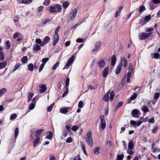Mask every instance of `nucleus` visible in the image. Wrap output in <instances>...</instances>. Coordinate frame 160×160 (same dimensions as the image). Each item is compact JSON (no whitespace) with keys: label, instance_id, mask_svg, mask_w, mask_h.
<instances>
[{"label":"nucleus","instance_id":"1","mask_svg":"<svg viewBox=\"0 0 160 160\" xmlns=\"http://www.w3.org/2000/svg\"><path fill=\"white\" fill-rule=\"evenodd\" d=\"M62 6L61 4H57L53 6L49 7V11L50 13H51L55 12H59L62 11Z\"/></svg>","mask_w":160,"mask_h":160},{"label":"nucleus","instance_id":"2","mask_svg":"<svg viewBox=\"0 0 160 160\" xmlns=\"http://www.w3.org/2000/svg\"><path fill=\"white\" fill-rule=\"evenodd\" d=\"M148 118L146 117L144 118L141 117L140 119V121L138 122H136L133 120H131V125L134 126L135 127L139 126L142 123V122H146L147 121Z\"/></svg>","mask_w":160,"mask_h":160},{"label":"nucleus","instance_id":"3","mask_svg":"<svg viewBox=\"0 0 160 160\" xmlns=\"http://www.w3.org/2000/svg\"><path fill=\"white\" fill-rule=\"evenodd\" d=\"M78 12V9L75 8L72 9L68 14V18L69 20L72 21L76 17Z\"/></svg>","mask_w":160,"mask_h":160},{"label":"nucleus","instance_id":"4","mask_svg":"<svg viewBox=\"0 0 160 160\" xmlns=\"http://www.w3.org/2000/svg\"><path fill=\"white\" fill-rule=\"evenodd\" d=\"M75 56L72 55L68 60L65 66L63 67V69H68L70 65L73 64L75 59Z\"/></svg>","mask_w":160,"mask_h":160},{"label":"nucleus","instance_id":"5","mask_svg":"<svg viewBox=\"0 0 160 160\" xmlns=\"http://www.w3.org/2000/svg\"><path fill=\"white\" fill-rule=\"evenodd\" d=\"M152 34V32L148 33L145 32L140 33L138 35L139 38L141 40H145L150 36Z\"/></svg>","mask_w":160,"mask_h":160},{"label":"nucleus","instance_id":"6","mask_svg":"<svg viewBox=\"0 0 160 160\" xmlns=\"http://www.w3.org/2000/svg\"><path fill=\"white\" fill-rule=\"evenodd\" d=\"M100 128L102 130H103L105 128L106 126V122L104 119V116L103 115H101L100 116Z\"/></svg>","mask_w":160,"mask_h":160},{"label":"nucleus","instance_id":"7","mask_svg":"<svg viewBox=\"0 0 160 160\" xmlns=\"http://www.w3.org/2000/svg\"><path fill=\"white\" fill-rule=\"evenodd\" d=\"M151 18V16L149 15L145 17L144 19H141L139 21V23L142 24H145L148 22Z\"/></svg>","mask_w":160,"mask_h":160},{"label":"nucleus","instance_id":"8","mask_svg":"<svg viewBox=\"0 0 160 160\" xmlns=\"http://www.w3.org/2000/svg\"><path fill=\"white\" fill-rule=\"evenodd\" d=\"M71 109L70 107H66L60 108L59 109V112L62 113L66 114L69 112V111Z\"/></svg>","mask_w":160,"mask_h":160},{"label":"nucleus","instance_id":"9","mask_svg":"<svg viewBox=\"0 0 160 160\" xmlns=\"http://www.w3.org/2000/svg\"><path fill=\"white\" fill-rule=\"evenodd\" d=\"M130 72H128L127 75H125L122 81V83H124L125 82V81L126 80L127 82H128L130 81Z\"/></svg>","mask_w":160,"mask_h":160},{"label":"nucleus","instance_id":"10","mask_svg":"<svg viewBox=\"0 0 160 160\" xmlns=\"http://www.w3.org/2000/svg\"><path fill=\"white\" fill-rule=\"evenodd\" d=\"M101 45V42H97L96 43L95 45V48L92 50V51L96 53L98 51Z\"/></svg>","mask_w":160,"mask_h":160},{"label":"nucleus","instance_id":"11","mask_svg":"<svg viewBox=\"0 0 160 160\" xmlns=\"http://www.w3.org/2000/svg\"><path fill=\"white\" fill-rule=\"evenodd\" d=\"M140 113V111L137 109H133L132 112V116L135 118H138L139 114Z\"/></svg>","mask_w":160,"mask_h":160},{"label":"nucleus","instance_id":"12","mask_svg":"<svg viewBox=\"0 0 160 160\" xmlns=\"http://www.w3.org/2000/svg\"><path fill=\"white\" fill-rule=\"evenodd\" d=\"M53 45L55 46L58 42L59 39V37L58 34H54L53 35Z\"/></svg>","mask_w":160,"mask_h":160},{"label":"nucleus","instance_id":"13","mask_svg":"<svg viewBox=\"0 0 160 160\" xmlns=\"http://www.w3.org/2000/svg\"><path fill=\"white\" fill-rule=\"evenodd\" d=\"M39 87L40 88L39 91L41 93L45 92L47 89V87L46 85L45 84L40 85L39 86Z\"/></svg>","mask_w":160,"mask_h":160},{"label":"nucleus","instance_id":"14","mask_svg":"<svg viewBox=\"0 0 160 160\" xmlns=\"http://www.w3.org/2000/svg\"><path fill=\"white\" fill-rule=\"evenodd\" d=\"M121 62L120 63H122V65L123 64V66L124 68L127 67V61L126 59L124 57H122L121 58Z\"/></svg>","mask_w":160,"mask_h":160},{"label":"nucleus","instance_id":"15","mask_svg":"<svg viewBox=\"0 0 160 160\" xmlns=\"http://www.w3.org/2000/svg\"><path fill=\"white\" fill-rule=\"evenodd\" d=\"M108 71L109 68L108 67H106L104 68L102 72V75L103 77H107L108 73Z\"/></svg>","mask_w":160,"mask_h":160},{"label":"nucleus","instance_id":"16","mask_svg":"<svg viewBox=\"0 0 160 160\" xmlns=\"http://www.w3.org/2000/svg\"><path fill=\"white\" fill-rule=\"evenodd\" d=\"M122 63H120L119 65L117 67L115 70V74L116 75L119 74L122 69Z\"/></svg>","mask_w":160,"mask_h":160},{"label":"nucleus","instance_id":"17","mask_svg":"<svg viewBox=\"0 0 160 160\" xmlns=\"http://www.w3.org/2000/svg\"><path fill=\"white\" fill-rule=\"evenodd\" d=\"M53 136V134L51 132L48 131L47 133V136L45 138L51 140Z\"/></svg>","mask_w":160,"mask_h":160},{"label":"nucleus","instance_id":"18","mask_svg":"<svg viewBox=\"0 0 160 160\" xmlns=\"http://www.w3.org/2000/svg\"><path fill=\"white\" fill-rule=\"evenodd\" d=\"M19 132V129L18 128H15L14 131V137H15V140L13 142V143H14L16 141V139L17 138L18 136V133Z\"/></svg>","mask_w":160,"mask_h":160},{"label":"nucleus","instance_id":"19","mask_svg":"<svg viewBox=\"0 0 160 160\" xmlns=\"http://www.w3.org/2000/svg\"><path fill=\"white\" fill-rule=\"evenodd\" d=\"M70 2L68 1H65L62 3V6L63 8L67 9L70 5Z\"/></svg>","mask_w":160,"mask_h":160},{"label":"nucleus","instance_id":"20","mask_svg":"<svg viewBox=\"0 0 160 160\" xmlns=\"http://www.w3.org/2000/svg\"><path fill=\"white\" fill-rule=\"evenodd\" d=\"M86 140L87 143L90 147L93 146V144L92 138L86 139Z\"/></svg>","mask_w":160,"mask_h":160},{"label":"nucleus","instance_id":"21","mask_svg":"<svg viewBox=\"0 0 160 160\" xmlns=\"http://www.w3.org/2000/svg\"><path fill=\"white\" fill-rule=\"evenodd\" d=\"M116 62V58L115 55H113L111 58V65L114 66L115 65Z\"/></svg>","mask_w":160,"mask_h":160},{"label":"nucleus","instance_id":"22","mask_svg":"<svg viewBox=\"0 0 160 160\" xmlns=\"http://www.w3.org/2000/svg\"><path fill=\"white\" fill-rule=\"evenodd\" d=\"M98 64L100 68H102L105 66V63L104 60H100L98 61Z\"/></svg>","mask_w":160,"mask_h":160},{"label":"nucleus","instance_id":"23","mask_svg":"<svg viewBox=\"0 0 160 160\" xmlns=\"http://www.w3.org/2000/svg\"><path fill=\"white\" fill-rule=\"evenodd\" d=\"M50 40V37L48 36H46L45 37L43 40V42L44 44V45L45 44H46L48 43Z\"/></svg>","mask_w":160,"mask_h":160},{"label":"nucleus","instance_id":"24","mask_svg":"<svg viewBox=\"0 0 160 160\" xmlns=\"http://www.w3.org/2000/svg\"><path fill=\"white\" fill-rule=\"evenodd\" d=\"M139 93V92H137L133 93L131 97V101L135 99L137 97Z\"/></svg>","mask_w":160,"mask_h":160},{"label":"nucleus","instance_id":"25","mask_svg":"<svg viewBox=\"0 0 160 160\" xmlns=\"http://www.w3.org/2000/svg\"><path fill=\"white\" fill-rule=\"evenodd\" d=\"M92 132L91 131L88 132L85 136L86 139L92 138Z\"/></svg>","mask_w":160,"mask_h":160},{"label":"nucleus","instance_id":"26","mask_svg":"<svg viewBox=\"0 0 160 160\" xmlns=\"http://www.w3.org/2000/svg\"><path fill=\"white\" fill-rule=\"evenodd\" d=\"M35 42L36 43L38 44H39V45L41 47L44 46L43 41H42L41 39L40 38L36 39L35 40Z\"/></svg>","mask_w":160,"mask_h":160},{"label":"nucleus","instance_id":"27","mask_svg":"<svg viewBox=\"0 0 160 160\" xmlns=\"http://www.w3.org/2000/svg\"><path fill=\"white\" fill-rule=\"evenodd\" d=\"M145 10L146 8L143 5L140 6L138 9V12L140 13V14L142 13Z\"/></svg>","mask_w":160,"mask_h":160},{"label":"nucleus","instance_id":"28","mask_svg":"<svg viewBox=\"0 0 160 160\" xmlns=\"http://www.w3.org/2000/svg\"><path fill=\"white\" fill-rule=\"evenodd\" d=\"M40 140V137H36V139L34 140L33 144V146L35 147L37 144H38Z\"/></svg>","mask_w":160,"mask_h":160},{"label":"nucleus","instance_id":"29","mask_svg":"<svg viewBox=\"0 0 160 160\" xmlns=\"http://www.w3.org/2000/svg\"><path fill=\"white\" fill-rule=\"evenodd\" d=\"M41 46L38 44H35L33 46V50L34 51H38L39 50L41 49Z\"/></svg>","mask_w":160,"mask_h":160},{"label":"nucleus","instance_id":"30","mask_svg":"<svg viewBox=\"0 0 160 160\" xmlns=\"http://www.w3.org/2000/svg\"><path fill=\"white\" fill-rule=\"evenodd\" d=\"M43 131V129H40L37 131L35 133V135L36 137H39V136L41 134V133Z\"/></svg>","mask_w":160,"mask_h":160},{"label":"nucleus","instance_id":"31","mask_svg":"<svg viewBox=\"0 0 160 160\" xmlns=\"http://www.w3.org/2000/svg\"><path fill=\"white\" fill-rule=\"evenodd\" d=\"M110 91L107 92L106 95L104 96L103 98V100L106 102H108L109 100V94L110 93Z\"/></svg>","mask_w":160,"mask_h":160},{"label":"nucleus","instance_id":"32","mask_svg":"<svg viewBox=\"0 0 160 160\" xmlns=\"http://www.w3.org/2000/svg\"><path fill=\"white\" fill-rule=\"evenodd\" d=\"M7 62L4 61L0 63V69H2L5 68L7 65Z\"/></svg>","mask_w":160,"mask_h":160},{"label":"nucleus","instance_id":"33","mask_svg":"<svg viewBox=\"0 0 160 160\" xmlns=\"http://www.w3.org/2000/svg\"><path fill=\"white\" fill-rule=\"evenodd\" d=\"M7 89L3 88L0 89V97L4 95L7 92Z\"/></svg>","mask_w":160,"mask_h":160},{"label":"nucleus","instance_id":"34","mask_svg":"<svg viewBox=\"0 0 160 160\" xmlns=\"http://www.w3.org/2000/svg\"><path fill=\"white\" fill-rule=\"evenodd\" d=\"M28 57L27 56H25L23 57L21 59L22 62L24 64L27 63L28 62Z\"/></svg>","mask_w":160,"mask_h":160},{"label":"nucleus","instance_id":"35","mask_svg":"<svg viewBox=\"0 0 160 160\" xmlns=\"http://www.w3.org/2000/svg\"><path fill=\"white\" fill-rule=\"evenodd\" d=\"M32 0H22L21 2L26 4H29L31 3Z\"/></svg>","mask_w":160,"mask_h":160},{"label":"nucleus","instance_id":"36","mask_svg":"<svg viewBox=\"0 0 160 160\" xmlns=\"http://www.w3.org/2000/svg\"><path fill=\"white\" fill-rule=\"evenodd\" d=\"M123 104V103L122 102H118L117 105H116V107L115 108V110L117 111L118 108L122 106Z\"/></svg>","mask_w":160,"mask_h":160},{"label":"nucleus","instance_id":"37","mask_svg":"<svg viewBox=\"0 0 160 160\" xmlns=\"http://www.w3.org/2000/svg\"><path fill=\"white\" fill-rule=\"evenodd\" d=\"M33 96V93H32L31 92V93H29L28 94V102H29V101L32 99Z\"/></svg>","mask_w":160,"mask_h":160},{"label":"nucleus","instance_id":"38","mask_svg":"<svg viewBox=\"0 0 160 160\" xmlns=\"http://www.w3.org/2000/svg\"><path fill=\"white\" fill-rule=\"evenodd\" d=\"M93 153L95 154H99V148L98 147H96L93 151Z\"/></svg>","mask_w":160,"mask_h":160},{"label":"nucleus","instance_id":"39","mask_svg":"<svg viewBox=\"0 0 160 160\" xmlns=\"http://www.w3.org/2000/svg\"><path fill=\"white\" fill-rule=\"evenodd\" d=\"M158 129V127L156 126L153 128L152 130V133L153 134H155L157 133Z\"/></svg>","mask_w":160,"mask_h":160},{"label":"nucleus","instance_id":"40","mask_svg":"<svg viewBox=\"0 0 160 160\" xmlns=\"http://www.w3.org/2000/svg\"><path fill=\"white\" fill-rule=\"evenodd\" d=\"M36 103L32 102L29 106V108L30 110H32L33 109L35 106Z\"/></svg>","mask_w":160,"mask_h":160},{"label":"nucleus","instance_id":"41","mask_svg":"<svg viewBox=\"0 0 160 160\" xmlns=\"http://www.w3.org/2000/svg\"><path fill=\"white\" fill-rule=\"evenodd\" d=\"M124 158V155L122 154L121 155H118L116 160H122Z\"/></svg>","mask_w":160,"mask_h":160},{"label":"nucleus","instance_id":"42","mask_svg":"<svg viewBox=\"0 0 160 160\" xmlns=\"http://www.w3.org/2000/svg\"><path fill=\"white\" fill-rule=\"evenodd\" d=\"M142 109L143 112L145 113L147 112H148V109L146 106H143L142 108Z\"/></svg>","mask_w":160,"mask_h":160},{"label":"nucleus","instance_id":"43","mask_svg":"<svg viewBox=\"0 0 160 160\" xmlns=\"http://www.w3.org/2000/svg\"><path fill=\"white\" fill-rule=\"evenodd\" d=\"M60 65V62H57L52 67V69L53 70H55Z\"/></svg>","mask_w":160,"mask_h":160},{"label":"nucleus","instance_id":"44","mask_svg":"<svg viewBox=\"0 0 160 160\" xmlns=\"http://www.w3.org/2000/svg\"><path fill=\"white\" fill-rule=\"evenodd\" d=\"M115 94L113 91H112L110 93V101L112 102V101L113 98L114 97Z\"/></svg>","mask_w":160,"mask_h":160},{"label":"nucleus","instance_id":"45","mask_svg":"<svg viewBox=\"0 0 160 160\" xmlns=\"http://www.w3.org/2000/svg\"><path fill=\"white\" fill-rule=\"evenodd\" d=\"M150 8L151 10H153L156 7L154 4V3L152 2H151L149 4Z\"/></svg>","mask_w":160,"mask_h":160},{"label":"nucleus","instance_id":"46","mask_svg":"<svg viewBox=\"0 0 160 160\" xmlns=\"http://www.w3.org/2000/svg\"><path fill=\"white\" fill-rule=\"evenodd\" d=\"M17 117V115L16 113H13L11 114L10 118V120H12L13 119H14L16 118Z\"/></svg>","mask_w":160,"mask_h":160},{"label":"nucleus","instance_id":"47","mask_svg":"<svg viewBox=\"0 0 160 160\" xmlns=\"http://www.w3.org/2000/svg\"><path fill=\"white\" fill-rule=\"evenodd\" d=\"M20 64L17 63L14 66V69L12 70V72H14L15 71H16L18 68L20 67Z\"/></svg>","mask_w":160,"mask_h":160},{"label":"nucleus","instance_id":"48","mask_svg":"<svg viewBox=\"0 0 160 160\" xmlns=\"http://www.w3.org/2000/svg\"><path fill=\"white\" fill-rule=\"evenodd\" d=\"M28 69L29 70L32 72L33 70V65L32 63H30L28 65Z\"/></svg>","mask_w":160,"mask_h":160},{"label":"nucleus","instance_id":"49","mask_svg":"<svg viewBox=\"0 0 160 160\" xmlns=\"http://www.w3.org/2000/svg\"><path fill=\"white\" fill-rule=\"evenodd\" d=\"M54 103H52L50 106H49L47 109V111L48 112H50L52 110L54 106Z\"/></svg>","mask_w":160,"mask_h":160},{"label":"nucleus","instance_id":"50","mask_svg":"<svg viewBox=\"0 0 160 160\" xmlns=\"http://www.w3.org/2000/svg\"><path fill=\"white\" fill-rule=\"evenodd\" d=\"M153 56L154 58L160 59V54L159 53H154Z\"/></svg>","mask_w":160,"mask_h":160},{"label":"nucleus","instance_id":"51","mask_svg":"<svg viewBox=\"0 0 160 160\" xmlns=\"http://www.w3.org/2000/svg\"><path fill=\"white\" fill-rule=\"evenodd\" d=\"M159 96L160 94L159 92H156L154 93V98L157 101L159 98Z\"/></svg>","mask_w":160,"mask_h":160},{"label":"nucleus","instance_id":"52","mask_svg":"<svg viewBox=\"0 0 160 160\" xmlns=\"http://www.w3.org/2000/svg\"><path fill=\"white\" fill-rule=\"evenodd\" d=\"M137 88H138V91H137L136 92H139L142 89V88L141 87H138L137 86H134L133 87L132 89L134 90H135Z\"/></svg>","mask_w":160,"mask_h":160},{"label":"nucleus","instance_id":"53","mask_svg":"<svg viewBox=\"0 0 160 160\" xmlns=\"http://www.w3.org/2000/svg\"><path fill=\"white\" fill-rule=\"evenodd\" d=\"M50 0H44L43 2V4L45 6H48L50 4Z\"/></svg>","mask_w":160,"mask_h":160},{"label":"nucleus","instance_id":"54","mask_svg":"<svg viewBox=\"0 0 160 160\" xmlns=\"http://www.w3.org/2000/svg\"><path fill=\"white\" fill-rule=\"evenodd\" d=\"M21 35V34L20 33H18V32L15 33L13 35V38L14 39L16 38L17 37H19Z\"/></svg>","mask_w":160,"mask_h":160},{"label":"nucleus","instance_id":"55","mask_svg":"<svg viewBox=\"0 0 160 160\" xmlns=\"http://www.w3.org/2000/svg\"><path fill=\"white\" fill-rule=\"evenodd\" d=\"M78 107L80 108H82L83 107V103L82 101H80L79 102L78 105Z\"/></svg>","mask_w":160,"mask_h":160},{"label":"nucleus","instance_id":"56","mask_svg":"<svg viewBox=\"0 0 160 160\" xmlns=\"http://www.w3.org/2000/svg\"><path fill=\"white\" fill-rule=\"evenodd\" d=\"M6 49H9L11 45L10 42L9 40H8L6 42Z\"/></svg>","mask_w":160,"mask_h":160},{"label":"nucleus","instance_id":"57","mask_svg":"<svg viewBox=\"0 0 160 160\" xmlns=\"http://www.w3.org/2000/svg\"><path fill=\"white\" fill-rule=\"evenodd\" d=\"M70 79L69 78H67L66 82H65V87L66 88L68 87V86L69 85Z\"/></svg>","mask_w":160,"mask_h":160},{"label":"nucleus","instance_id":"58","mask_svg":"<svg viewBox=\"0 0 160 160\" xmlns=\"http://www.w3.org/2000/svg\"><path fill=\"white\" fill-rule=\"evenodd\" d=\"M78 128V127L76 125H74L71 128L72 130L74 132L76 131Z\"/></svg>","mask_w":160,"mask_h":160},{"label":"nucleus","instance_id":"59","mask_svg":"<svg viewBox=\"0 0 160 160\" xmlns=\"http://www.w3.org/2000/svg\"><path fill=\"white\" fill-rule=\"evenodd\" d=\"M153 30V28H146L145 31L146 32H150L152 31Z\"/></svg>","mask_w":160,"mask_h":160},{"label":"nucleus","instance_id":"60","mask_svg":"<svg viewBox=\"0 0 160 160\" xmlns=\"http://www.w3.org/2000/svg\"><path fill=\"white\" fill-rule=\"evenodd\" d=\"M0 59L1 61H2L4 59V54L2 51L0 52Z\"/></svg>","mask_w":160,"mask_h":160},{"label":"nucleus","instance_id":"61","mask_svg":"<svg viewBox=\"0 0 160 160\" xmlns=\"http://www.w3.org/2000/svg\"><path fill=\"white\" fill-rule=\"evenodd\" d=\"M72 141V139L71 137H69L66 139V142L67 143H71Z\"/></svg>","mask_w":160,"mask_h":160},{"label":"nucleus","instance_id":"62","mask_svg":"<svg viewBox=\"0 0 160 160\" xmlns=\"http://www.w3.org/2000/svg\"><path fill=\"white\" fill-rule=\"evenodd\" d=\"M44 7L43 6H40L37 8V10L39 12L42 11L44 9Z\"/></svg>","mask_w":160,"mask_h":160},{"label":"nucleus","instance_id":"63","mask_svg":"<svg viewBox=\"0 0 160 160\" xmlns=\"http://www.w3.org/2000/svg\"><path fill=\"white\" fill-rule=\"evenodd\" d=\"M48 60L49 58H43L42 60V62H43L42 63H45V64L48 61Z\"/></svg>","mask_w":160,"mask_h":160},{"label":"nucleus","instance_id":"64","mask_svg":"<svg viewBox=\"0 0 160 160\" xmlns=\"http://www.w3.org/2000/svg\"><path fill=\"white\" fill-rule=\"evenodd\" d=\"M68 135V132L66 131V130L64 129L62 133V135L64 136V137H66Z\"/></svg>","mask_w":160,"mask_h":160}]
</instances>
